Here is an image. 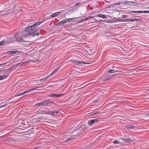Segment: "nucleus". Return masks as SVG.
Masks as SVG:
<instances>
[{"label":"nucleus","mask_w":149,"mask_h":149,"mask_svg":"<svg viewBox=\"0 0 149 149\" xmlns=\"http://www.w3.org/2000/svg\"><path fill=\"white\" fill-rule=\"evenodd\" d=\"M42 23L41 22H38L34 24L28 26L26 28L23 32V37H26L29 35L33 34V37L34 36H38L39 33L38 32H37L36 28Z\"/></svg>","instance_id":"1"},{"label":"nucleus","mask_w":149,"mask_h":149,"mask_svg":"<svg viewBox=\"0 0 149 149\" xmlns=\"http://www.w3.org/2000/svg\"><path fill=\"white\" fill-rule=\"evenodd\" d=\"M51 102V101L49 100H45L42 102L36 104L35 106L38 107L42 106H47Z\"/></svg>","instance_id":"2"},{"label":"nucleus","mask_w":149,"mask_h":149,"mask_svg":"<svg viewBox=\"0 0 149 149\" xmlns=\"http://www.w3.org/2000/svg\"><path fill=\"white\" fill-rule=\"evenodd\" d=\"M24 31L22 32V37H18L17 36V35L19 33V32L17 33H15L14 36V37L16 39V40L18 42H26L27 41H25L24 40H23V38H27L28 37V36H27L26 37H23V32Z\"/></svg>","instance_id":"3"},{"label":"nucleus","mask_w":149,"mask_h":149,"mask_svg":"<svg viewBox=\"0 0 149 149\" xmlns=\"http://www.w3.org/2000/svg\"><path fill=\"white\" fill-rule=\"evenodd\" d=\"M40 88V86H37L35 88H32L29 91H25L22 93H19V94L15 95V96H17L19 95H21L23 94H25L26 93H29L30 91H33V90H36V89Z\"/></svg>","instance_id":"4"},{"label":"nucleus","mask_w":149,"mask_h":149,"mask_svg":"<svg viewBox=\"0 0 149 149\" xmlns=\"http://www.w3.org/2000/svg\"><path fill=\"white\" fill-rule=\"evenodd\" d=\"M99 120L97 119L90 120L88 121V124L90 125H92L94 123L97 122Z\"/></svg>","instance_id":"5"},{"label":"nucleus","mask_w":149,"mask_h":149,"mask_svg":"<svg viewBox=\"0 0 149 149\" xmlns=\"http://www.w3.org/2000/svg\"><path fill=\"white\" fill-rule=\"evenodd\" d=\"M131 13H148L149 11H130L129 12Z\"/></svg>","instance_id":"6"},{"label":"nucleus","mask_w":149,"mask_h":149,"mask_svg":"<svg viewBox=\"0 0 149 149\" xmlns=\"http://www.w3.org/2000/svg\"><path fill=\"white\" fill-rule=\"evenodd\" d=\"M125 126L127 129H133L135 127L134 126L131 125L127 124Z\"/></svg>","instance_id":"7"},{"label":"nucleus","mask_w":149,"mask_h":149,"mask_svg":"<svg viewBox=\"0 0 149 149\" xmlns=\"http://www.w3.org/2000/svg\"><path fill=\"white\" fill-rule=\"evenodd\" d=\"M126 4L129 5L130 6H136L137 4L135 2L128 1L127 2H126Z\"/></svg>","instance_id":"8"},{"label":"nucleus","mask_w":149,"mask_h":149,"mask_svg":"<svg viewBox=\"0 0 149 149\" xmlns=\"http://www.w3.org/2000/svg\"><path fill=\"white\" fill-rule=\"evenodd\" d=\"M87 63L82 61H77L76 65H82V64H85Z\"/></svg>","instance_id":"9"},{"label":"nucleus","mask_w":149,"mask_h":149,"mask_svg":"<svg viewBox=\"0 0 149 149\" xmlns=\"http://www.w3.org/2000/svg\"><path fill=\"white\" fill-rule=\"evenodd\" d=\"M118 72H119V70H116L115 69H110L108 71V72L109 73H113Z\"/></svg>","instance_id":"10"},{"label":"nucleus","mask_w":149,"mask_h":149,"mask_svg":"<svg viewBox=\"0 0 149 149\" xmlns=\"http://www.w3.org/2000/svg\"><path fill=\"white\" fill-rule=\"evenodd\" d=\"M93 17H92V16H88V17H87L86 18H85L83 19H81V22H84V21L86 20H87L88 19H90L91 18H92Z\"/></svg>","instance_id":"11"},{"label":"nucleus","mask_w":149,"mask_h":149,"mask_svg":"<svg viewBox=\"0 0 149 149\" xmlns=\"http://www.w3.org/2000/svg\"><path fill=\"white\" fill-rule=\"evenodd\" d=\"M60 68L57 67V68H55L54 70L52 71V73L49 75H51L53 74L59 68Z\"/></svg>","instance_id":"12"},{"label":"nucleus","mask_w":149,"mask_h":149,"mask_svg":"<svg viewBox=\"0 0 149 149\" xmlns=\"http://www.w3.org/2000/svg\"><path fill=\"white\" fill-rule=\"evenodd\" d=\"M97 16L99 17H101L103 19H104L106 18V16L105 15H102V14H98L97 15Z\"/></svg>","instance_id":"13"},{"label":"nucleus","mask_w":149,"mask_h":149,"mask_svg":"<svg viewBox=\"0 0 149 149\" xmlns=\"http://www.w3.org/2000/svg\"><path fill=\"white\" fill-rule=\"evenodd\" d=\"M49 75H48V76H47V77H46L44 78L40 79V81H41V82H42L43 81L46 80L47 79H48V78L49 77Z\"/></svg>","instance_id":"14"},{"label":"nucleus","mask_w":149,"mask_h":149,"mask_svg":"<svg viewBox=\"0 0 149 149\" xmlns=\"http://www.w3.org/2000/svg\"><path fill=\"white\" fill-rule=\"evenodd\" d=\"M17 51H11L8 52V53L9 54H16V52H17Z\"/></svg>","instance_id":"15"},{"label":"nucleus","mask_w":149,"mask_h":149,"mask_svg":"<svg viewBox=\"0 0 149 149\" xmlns=\"http://www.w3.org/2000/svg\"><path fill=\"white\" fill-rule=\"evenodd\" d=\"M75 18L76 19L77 18H69V19H66L67 22H70L73 20V19Z\"/></svg>","instance_id":"16"},{"label":"nucleus","mask_w":149,"mask_h":149,"mask_svg":"<svg viewBox=\"0 0 149 149\" xmlns=\"http://www.w3.org/2000/svg\"><path fill=\"white\" fill-rule=\"evenodd\" d=\"M30 62V61H29V60H27L25 61H24L22 63V65H26V64Z\"/></svg>","instance_id":"17"},{"label":"nucleus","mask_w":149,"mask_h":149,"mask_svg":"<svg viewBox=\"0 0 149 149\" xmlns=\"http://www.w3.org/2000/svg\"><path fill=\"white\" fill-rule=\"evenodd\" d=\"M116 75V74H113L112 75H110V76H109L108 77H107L109 79V80L111 78L113 77L114 76H115Z\"/></svg>","instance_id":"18"},{"label":"nucleus","mask_w":149,"mask_h":149,"mask_svg":"<svg viewBox=\"0 0 149 149\" xmlns=\"http://www.w3.org/2000/svg\"><path fill=\"white\" fill-rule=\"evenodd\" d=\"M77 60L74 59H71L70 60V61L72 62H73L74 63L76 64L77 63Z\"/></svg>","instance_id":"19"},{"label":"nucleus","mask_w":149,"mask_h":149,"mask_svg":"<svg viewBox=\"0 0 149 149\" xmlns=\"http://www.w3.org/2000/svg\"><path fill=\"white\" fill-rule=\"evenodd\" d=\"M50 97H57V94H51L50 95Z\"/></svg>","instance_id":"20"},{"label":"nucleus","mask_w":149,"mask_h":149,"mask_svg":"<svg viewBox=\"0 0 149 149\" xmlns=\"http://www.w3.org/2000/svg\"><path fill=\"white\" fill-rule=\"evenodd\" d=\"M63 23L62 22V21H61L59 22H58V23L57 24H56V26H59V25H61L63 24Z\"/></svg>","instance_id":"21"},{"label":"nucleus","mask_w":149,"mask_h":149,"mask_svg":"<svg viewBox=\"0 0 149 149\" xmlns=\"http://www.w3.org/2000/svg\"><path fill=\"white\" fill-rule=\"evenodd\" d=\"M46 113L47 114H53V111H46Z\"/></svg>","instance_id":"22"},{"label":"nucleus","mask_w":149,"mask_h":149,"mask_svg":"<svg viewBox=\"0 0 149 149\" xmlns=\"http://www.w3.org/2000/svg\"><path fill=\"white\" fill-rule=\"evenodd\" d=\"M141 19H137V18H134V21H136L137 22L138 21H141Z\"/></svg>","instance_id":"23"},{"label":"nucleus","mask_w":149,"mask_h":149,"mask_svg":"<svg viewBox=\"0 0 149 149\" xmlns=\"http://www.w3.org/2000/svg\"><path fill=\"white\" fill-rule=\"evenodd\" d=\"M53 114H54V113H57L59 112V110H55L54 111H53Z\"/></svg>","instance_id":"24"},{"label":"nucleus","mask_w":149,"mask_h":149,"mask_svg":"<svg viewBox=\"0 0 149 149\" xmlns=\"http://www.w3.org/2000/svg\"><path fill=\"white\" fill-rule=\"evenodd\" d=\"M57 14L56 13H54L52 15V17H55L56 16H57Z\"/></svg>","instance_id":"25"},{"label":"nucleus","mask_w":149,"mask_h":149,"mask_svg":"<svg viewBox=\"0 0 149 149\" xmlns=\"http://www.w3.org/2000/svg\"><path fill=\"white\" fill-rule=\"evenodd\" d=\"M63 95V94L61 93L60 94H57V97H59L61 96H62Z\"/></svg>","instance_id":"26"},{"label":"nucleus","mask_w":149,"mask_h":149,"mask_svg":"<svg viewBox=\"0 0 149 149\" xmlns=\"http://www.w3.org/2000/svg\"><path fill=\"white\" fill-rule=\"evenodd\" d=\"M107 80H109V79L107 77H106L105 78H103L102 81H104Z\"/></svg>","instance_id":"27"},{"label":"nucleus","mask_w":149,"mask_h":149,"mask_svg":"<svg viewBox=\"0 0 149 149\" xmlns=\"http://www.w3.org/2000/svg\"><path fill=\"white\" fill-rule=\"evenodd\" d=\"M100 113V112L99 111L94 112V113H93L92 114L94 115L95 114H98Z\"/></svg>","instance_id":"28"},{"label":"nucleus","mask_w":149,"mask_h":149,"mask_svg":"<svg viewBox=\"0 0 149 149\" xmlns=\"http://www.w3.org/2000/svg\"><path fill=\"white\" fill-rule=\"evenodd\" d=\"M62 21V23H63V24L65 23L66 22H67V20H66V19H63Z\"/></svg>","instance_id":"29"},{"label":"nucleus","mask_w":149,"mask_h":149,"mask_svg":"<svg viewBox=\"0 0 149 149\" xmlns=\"http://www.w3.org/2000/svg\"><path fill=\"white\" fill-rule=\"evenodd\" d=\"M113 143H120V142L117 141H115Z\"/></svg>","instance_id":"30"},{"label":"nucleus","mask_w":149,"mask_h":149,"mask_svg":"<svg viewBox=\"0 0 149 149\" xmlns=\"http://www.w3.org/2000/svg\"><path fill=\"white\" fill-rule=\"evenodd\" d=\"M1 42H2V43L3 44H5L6 42H7V41H5L4 40H3L1 41Z\"/></svg>","instance_id":"31"},{"label":"nucleus","mask_w":149,"mask_h":149,"mask_svg":"<svg viewBox=\"0 0 149 149\" xmlns=\"http://www.w3.org/2000/svg\"><path fill=\"white\" fill-rule=\"evenodd\" d=\"M120 3H121L120 2H119L117 3H114L113 5H118Z\"/></svg>","instance_id":"32"},{"label":"nucleus","mask_w":149,"mask_h":149,"mask_svg":"<svg viewBox=\"0 0 149 149\" xmlns=\"http://www.w3.org/2000/svg\"><path fill=\"white\" fill-rule=\"evenodd\" d=\"M3 77V78H4H4H6L7 77H8V75L6 74V75H2Z\"/></svg>","instance_id":"33"},{"label":"nucleus","mask_w":149,"mask_h":149,"mask_svg":"<svg viewBox=\"0 0 149 149\" xmlns=\"http://www.w3.org/2000/svg\"><path fill=\"white\" fill-rule=\"evenodd\" d=\"M124 140L126 142H128V141H129V138L125 139Z\"/></svg>","instance_id":"34"},{"label":"nucleus","mask_w":149,"mask_h":149,"mask_svg":"<svg viewBox=\"0 0 149 149\" xmlns=\"http://www.w3.org/2000/svg\"><path fill=\"white\" fill-rule=\"evenodd\" d=\"M56 13L57 15H60L61 14V12H56Z\"/></svg>","instance_id":"35"},{"label":"nucleus","mask_w":149,"mask_h":149,"mask_svg":"<svg viewBox=\"0 0 149 149\" xmlns=\"http://www.w3.org/2000/svg\"><path fill=\"white\" fill-rule=\"evenodd\" d=\"M4 79L2 75H1L0 76V80H1Z\"/></svg>","instance_id":"36"},{"label":"nucleus","mask_w":149,"mask_h":149,"mask_svg":"<svg viewBox=\"0 0 149 149\" xmlns=\"http://www.w3.org/2000/svg\"><path fill=\"white\" fill-rule=\"evenodd\" d=\"M129 20H130V22H133L134 21V18H130L129 19Z\"/></svg>","instance_id":"37"},{"label":"nucleus","mask_w":149,"mask_h":149,"mask_svg":"<svg viewBox=\"0 0 149 149\" xmlns=\"http://www.w3.org/2000/svg\"><path fill=\"white\" fill-rule=\"evenodd\" d=\"M72 138H70V139H67L66 140V142H68V141H69V140H70L71 139H72Z\"/></svg>","instance_id":"38"},{"label":"nucleus","mask_w":149,"mask_h":149,"mask_svg":"<svg viewBox=\"0 0 149 149\" xmlns=\"http://www.w3.org/2000/svg\"><path fill=\"white\" fill-rule=\"evenodd\" d=\"M19 64V63H17L16 65H14V68H15L16 67H17Z\"/></svg>","instance_id":"39"},{"label":"nucleus","mask_w":149,"mask_h":149,"mask_svg":"<svg viewBox=\"0 0 149 149\" xmlns=\"http://www.w3.org/2000/svg\"><path fill=\"white\" fill-rule=\"evenodd\" d=\"M120 20L121 22H125V19H119Z\"/></svg>","instance_id":"40"},{"label":"nucleus","mask_w":149,"mask_h":149,"mask_svg":"<svg viewBox=\"0 0 149 149\" xmlns=\"http://www.w3.org/2000/svg\"><path fill=\"white\" fill-rule=\"evenodd\" d=\"M127 17V16L126 15H123L122 16V17L123 18H125V17Z\"/></svg>","instance_id":"41"},{"label":"nucleus","mask_w":149,"mask_h":149,"mask_svg":"<svg viewBox=\"0 0 149 149\" xmlns=\"http://www.w3.org/2000/svg\"><path fill=\"white\" fill-rule=\"evenodd\" d=\"M125 21L130 22V20H129V19H125Z\"/></svg>","instance_id":"42"},{"label":"nucleus","mask_w":149,"mask_h":149,"mask_svg":"<svg viewBox=\"0 0 149 149\" xmlns=\"http://www.w3.org/2000/svg\"><path fill=\"white\" fill-rule=\"evenodd\" d=\"M10 140V139H6V140L5 141H9Z\"/></svg>","instance_id":"43"},{"label":"nucleus","mask_w":149,"mask_h":149,"mask_svg":"<svg viewBox=\"0 0 149 149\" xmlns=\"http://www.w3.org/2000/svg\"><path fill=\"white\" fill-rule=\"evenodd\" d=\"M2 45L3 44L2 43V42L1 41V42H0V46Z\"/></svg>","instance_id":"44"},{"label":"nucleus","mask_w":149,"mask_h":149,"mask_svg":"<svg viewBox=\"0 0 149 149\" xmlns=\"http://www.w3.org/2000/svg\"><path fill=\"white\" fill-rule=\"evenodd\" d=\"M6 63H2V64H0V67L1 66V65H4V64H5Z\"/></svg>","instance_id":"45"},{"label":"nucleus","mask_w":149,"mask_h":149,"mask_svg":"<svg viewBox=\"0 0 149 149\" xmlns=\"http://www.w3.org/2000/svg\"><path fill=\"white\" fill-rule=\"evenodd\" d=\"M68 14H69V13H68V12H67V13H65V15H66H66H68Z\"/></svg>","instance_id":"46"},{"label":"nucleus","mask_w":149,"mask_h":149,"mask_svg":"<svg viewBox=\"0 0 149 149\" xmlns=\"http://www.w3.org/2000/svg\"><path fill=\"white\" fill-rule=\"evenodd\" d=\"M84 128H85V129H86V128H87V126H86V125H85V126H84Z\"/></svg>","instance_id":"47"},{"label":"nucleus","mask_w":149,"mask_h":149,"mask_svg":"<svg viewBox=\"0 0 149 149\" xmlns=\"http://www.w3.org/2000/svg\"><path fill=\"white\" fill-rule=\"evenodd\" d=\"M132 141V140L130 138H129V141Z\"/></svg>","instance_id":"48"},{"label":"nucleus","mask_w":149,"mask_h":149,"mask_svg":"<svg viewBox=\"0 0 149 149\" xmlns=\"http://www.w3.org/2000/svg\"><path fill=\"white\" fill-rule=\"evenodd\" d=\"M78 5V3H77H77H76V4H75V6H77Z\"/></svg>","instance_id":"49"},{"label":"nucleus","mask_w":149,"mask_h":149,"mask_svg":"<svg viewBox=\"0 0 149 149\" xmlns=\"http://www.w3.org/2000/svg\"><path fill=\"white\" fill-rule=\"evenodd\" d=\"M12 103V101H11V102H10V104H11Z\"/></svg>","instance_id":"50"},{"label":"nucleus","mask_w":149,"mask_h":149,"mask_svg":"<svg viewBox=\"0 0 149 149\" xmlns=\"http://www.w3.org/2000/svg\"><path fill=\"white\" fill-rule=\"evenodd\" d=\"M6 105H4L3 106H1V107H4V106H5Z\"/></svg>","instance_id":"51"},{"label":"nucleus","mask_w":149,"mask_h":149,"mask_svg":"<svg viewBox=\"0 0 149 149\" xmlns=\"http://www.w3.org/2000/svg\"><path fill=\"white\" fill-rule=\"evenodd\" d=\"M93 102H94V103L96 102L95 101H94Z\"/></svg>","instance_id":"52"},{"label":"nucleus","mask_w":149,"mask_h":149,"mask_svg":"<svg viewBox=\"0 0 149 149\" xmlns=\"http://www.w3.org/2000/svg\"><path fill=\"white\" fill-rule=\"evenodd\" d=\"M40 79H39V81H40Z\"/></svg>","instance_id":"53"},{"label":"nucleus","mask_w":149,"mask_h":149,"mask_svg":"<svg viewBox=\"0 0 149 149\" xmlns=\"http://www.w3.org/2000/svg\"><path fill=\"white\" fill-rule=\"evenodd\" d=\"M11 99V98H9V100H10V99Z\"/></svg>","instance_id":"54"},{"label":"nucleus","mask_w":149,"mask_h":149,"mask_svg":"<svg viewBox=\"0 0 149 149\" xmlns=\"http://www.w3.org/2000/svg\"><path fill=\"white\" fill-rule=\"evenodd\" d=\"M148 116H149V114L147 115Z\"/></svg>","instance_id":"55"},{"label":"nucleus","mask_w":149,"mask_h":149,"mask_svg":"<svg viewBox=\"0 0 149 149\" xmlns=\"http://www.w3.org/2000/svg\"><path fill=\"white\" fill-rule=\"evenodd\" d=\"M108 36H108L107 37H108Z\"/></svg>","instance_id":"56"}]
</instances>
